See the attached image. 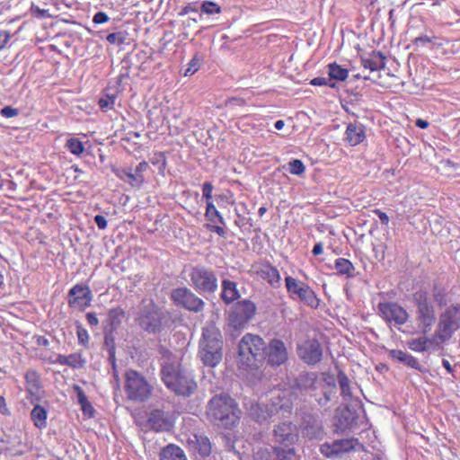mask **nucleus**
I'll list each match as a JSON object with an SVG mask.
<instances>
[{
  "label": "nucleus",
  "instance_id": "1",
  "mask_svg": "<svg viewBox=\"0 0 460 460\" xmlns=\"http://www.w3.org/2000/svg\"><path fill=\"white\" fill-rule=\"evenodd\" d=\"M161 376L166 387L177 395L190 396L197 389L192 374L178 361L164 363Z\"/></svg>",
  "mask_w": 460,
  "mask_h": 460
},
{
  "label": "nucleus",
  "instance_id": "2",
  "mask_svg": "<svg viewBox=\"0 0 460 460\" xmlns=\"http://www.w3.org/2000/svg\"><path fill=\"white\" fill-rule=\"evenodd\" d=\"M199 358L204 366L217 367L223 358V337L214 323H208L202 329L199 343Z\"/></svg>",
  "mask_w": 460,
  "mask_h": 460
},
{
  "label": "nucleus",
  "instance_id": "3",
  "mask_svg": "<svg viewBox=\"0 0 460 460\" xmlns=\"http://www.w3.org/2000/svg\"><path fill=\"white\" fill-rule=\"evenodd\" d=\"M207 413L217 425L230 428L239 420L241 411L232 397L221 394L211 398Z\"/></svg>",
  "mask_w": 460,
  "mask_h": 460
},
{
  "label": "nucleus",
  "instance_id": "4",
  "mask_svg": "<svg viewBox=\"0 0 460 460\" xmlns=\"http://www.w3.org/2000/svg\"><path fill=\"white\" fill-rule=\"evenodd\" d=\"M412 303L416 306V321L424 335L429 332L436 323V310L429 292L420 288L412 294Z\"/></svg>",
  "mask_w": 460,
  "mask_h": 460
},
{
  "label": "nucleus",
  "instance_id": "5",
  "mask_svg": "<svg viewBox=\"0 0 460 460\" xmlns=\"http://www.w3.org/2000/svg\"><path fill=\"white\" fill-rule=\"evenodd\" d=\"M293 410V402L283 392L277 398L273 399L270 405L255 404L250 409V416L256 422L262 424L268 422L274 414H279L280 417H288Z\"/></svg>",
  "mask_w": 460,
  "mask_h": 460
},
{
  "label": "nucleus",
  "instance_id": "6",
  "mask_svg": "<svg viewBox=\"0 0 460 460\" xmlns=\"http://www.w3.org/2000/svg\"><path fill=\"white\" fill-rule=\"evenodd\" d=\"M136 322L148 333H158L167 322V315L152 300L142 301Z\"/></svg>",
  "mask_w": 460,
  "mask_h": 460
},
{
  "label": "nucleus",
  "instance_id": "7",
  "mask_svg": "<svg viewBox=\"0 0 460 460\" xmlns=\"http://www.w3.org/2000/svg\"><path fill=\"white\" fill-rule=\"evenodd\" d=\"M266 344L258 335L247 333L239 342V356L243 364L249 367H257L265 359Z\"/></svg>",
  "mask_w": 460,
  "mask_h": 460
},
{
  "label": "nucleus",
  "instance_id": "8",
  "mask_svg": "<svg viewBox=\"0 0 460 460\" xmlns=\"http://www.w3.org/2000/svg\"><path fill=\"white\" fill-rule=\"evenodd\" d=\"M125 392L129 400L145 402L152 394V386L142 374L130 369L125 374Z\"/></svg>",
  "mask_w": 460,
  "mask_h": 460
},
{
  "label": "nucleus",
  "instance_id": "9",
  "mask_svg": "<svg viewBox=\"0 0 460 460\" xmlns=\"http://www.w3.org/2000/svg\"><path fill=\"white\" fill-rule=\"evenodd\" d=\"M190 286L199 294H213L218 287L215 272L202 265L193 267L190 272Z\"/></svg>",
  "mask_w": 460,
  "mask_h": 460
},
{
  "label": "nucleus",
  "instance_id": "10",
  "mask_svg": "<svg viewBox=\"0 0 460 460\" xmlns=\"http://www.w3.org/2000/svg\"><path fill=\"white\" fill-rule=\"evenodd\" d=\"M285 282L287 291L291 299L299 300L312 308H318L320 299L309 285L291 276L286 277Z\"/></svg>",
  "mask_w": 460,
  "mask_h": 460
},
{
  "label": "nucleus",
  "instance_id": "11",
  "mask_svg": "<svg viewBox=\"0 0 460 460\" xmlns=\"http://www.w3.org/2000/svg\"><path fill=\"white\" fill-rule=\"evenodd\" d=\"M460 328V305L448 307L440 317L437 336L441 341L449 340Z\"/></svg>",
  "mask_w": 460,
  "mask_h": 460
},
{
  "label": "nucleus",
  "instance_id": "12",
  "mask_svg": "<svg viewBox=\"0 0 460 460\" xmlns=\"http://www.w3.org/2000/svg\"><path fill=\"white\" fill-rule=\"evenodd\" d=\"M274 446H294L299 440L298 428L292 421L285 420L274 426L272 430Z\"/></svg>",
  "mask_w": 460,
  "mask_h": 460
},
{
  "label": "nucleus",
  "instance_id": "13",
  "mask_svg": "<svg viewBox=\"0 0 460 460\" xmlns=\"http://www.w3.org/2000/svg\"><path fill=\"white\" fill-rule=\"evenodd\" d=\"M171 299L177 306L195 313L201 312L205 306L204 301L185 287L173 289Z\"/></svg>",
  "mask_w": 460,
  "mask_h": 460
},
{
  "label": "nucleus",
  "instance_id": "14",
  "mask_svg": "<svg viewBox=\"0 0 460 460\" xmlns=\"http://www.w3.org/2000/svg\"><path fill=\"white\" fill-rule=\"evenodd\" d=\"M380 316L389 324L403 325L409 319L404 307L395 302H381L377 305Z\"/></svg>",
  "mask_w": 460,
  "mask_h": 460
},
{
  "label": "nucleus",
  "instance_id": "15",
  "mask_svg": "<svg viewBox=\"0 0 460 460\" xmlns=\"http://www.w3.org/2000/svg\"><path fill=\"white\" fill-rule=\"evenodd\" d=\"M173 424L174 419L170 412L155 409L148 413L145 427L155 432H161L169 431Z\"/></svg>",
  "mask_w": 460,
  "mask_h": 460
},
{
  "label": "nucleus",
  "instance_id": "16",
  "mask_svg": "<svg viewBox=\"0 0 460 460\" xmlns=\"http://www.w3.org/2000/svg\"><path fill=\"white\" fill-rule=\"evenodd\" d=\"M255 312L254 303L244 299L236 304L234 310L229 316V323L234 328H242L253 317Z\"/></svg>",
  "mask_w": 460,
  "mask_h": 460
},
{
  "label": "nucleus",
  "instance_id": "17",
  "mask_svg": "<svg viewBox=\"0 0 460 460\" xmlns=\"http://www.w3.org/2000/svg\"><path fill=\"white\" fill-rule=\"evenodd\" d=\"M26 398L31 403L40 402L45 396L40 374L34 369H29L25 376Z\"/></svg>",
  "mask_w": 460,
  "mask_h": 460
},
{
  "label": "nucleus",
  "instance_id": "18",
  "mask_svg": "<svg viewBox=\"0 0 460 460\" xmlns=\"http://www.w3.org/2000/svg\"><path fill=\"white\" fill-rule=\"evenodd\" d=\"M93 300L92 291L87 285L76 284L68 291L67 303L71 307L84 310L90 306Z\"/></svg>",
  "mask_w": 460,
  "mask_h": 460
},
{
  "label": "nucleus",
  "instance_id": "19",
  "mask_svg": "<svg viewBox=\"0 0 460 460\" xmlns=\"http://www.w3.org/2000/svg\"><path fill=\"white\" fill-rule=\"evenodd\" d=\"M265 359L270 366L283 365L288 358L285 343L279 339H272L265 347Z\"/></svg>",
  "mask_w": 460,
  "mask_h": 460
},
{
  "label": "nucleus",
  "instance_id": "20",
  "mask_svg": "<svg viewBox=\"0 0 460 460\" xmlns=\"http://www.w3.org/2000/svg\"><path fill=\"white\" fill-rule=\"evenodd\" d=\"M297 354L307 365H315L322 359V346L316 340H308L297 345Z\"/></svg>",
  "mask_w": 460,
  "mask_h": 460
},
{
  "label": "nucleus",
  "instance_id": "21",
  "mask_svg": "<svg viewBox=\"0 0 460 460\" xmlns=\"http://www.w3.org/2000/svg\"><path fill=\"white\" fill-rule=\"evenodd\" d=\"M357 443L358 439L354 438L334 440L321 445L320 451L326 457H334L352 450Z\"/></svg>",
  "mask_w": 460,
  "mask_h": 460
},
{
  "label": "nucleus",
  "instance_id": "22",
  "mask_svg": "<svg viewBox=\"0 0 460 460\" xmlns=\"http://www.w3.org/2000/svg\"><path fill=\"white\" fill-rule=\"evenodd\" d=\"M302 435L308 439H323L324 430L322 421L313 414L305 415L301 423Z\"/></svg>",
  "mask_w": 460,
  "mask_h": 460
},
{
  "label": "nucleus",
  "instance_id": "23",
  "mask_svg": "<svg viewBox=\"0 0 460 460\" xmlns=\"http://www.w3.org/2000/svg\"><path fill=\"white\" fill-rule=\"evenodd\" d=\"M366 138L365 127L360 123H349L345 132V141L351 146H355Z\"/></svg>",
  "mask_w": 460,
  "mask_h": 460
},
{
  "label": "nucleus",
  "instance_id": "24",
  "mask_svg": "<svg viewBox=\"0 0 460 460\" xmlns=\"http://www.w3.org/2000/svg\"><path fill=\"white\" fill-rule=\"evenodd\" d=\"M191 449L195 455H199L201 457H207L212 451L211 443L206 436L194 435L192 439L189 442Z\"/></svg>",
  "mask_w": 460,
  "mask_h": 460
},
{
  "label": "nucleus",
  "instance_id": "25",
  "mask_svg": "<svg viewBox=\"0 0 460 460\" xmlns=\"http://www.w3.org/2000/svg\"><path fill=\"white\" fill-rule=\"evenodd\" d=\"M270 460H296L297 450L294 446H272Z\"/></svg>",
  "mask_w": 460,
  "mask_h": 460
},
{
  "label": "nucleus",
  "instance_id": "26",
  "mask_svg": "<svg viewBox=\"0 0 460 460\" xmlns=\"http://www.w3.org/2000/svg\"><path fill=\"white\" fill-rule=\"evenodd\" d=\"M385 57L380 51H373L369 58H362L361 65L364 68L369 69L371 72L380 71L385 68Z\"/></svg>",
  "mask_w": 460,
  "mask_h": 460
},
{
  "label": "nucleus",
  "instance_id": "27",
  "mask_svg": "<svg viewBox=\"0 0 460 460\" xmlns=\"http://www.w3.org/2000/svg\"><path fill=\"white\" fill-rule=\"evenodd\" d=\"M240 297L237 285L229 279L222 281L221 298L225 304L230 305Z\"/></svg>",
  "mask_w": 460,
  "mask_h": 460
},
{
  "label": "nucleus",
  "instance_id": "28",
  "mask_svg": "<svg viewBox=\"0 0 460 460\" xmlns=\"http://www.w3.org/2000/svg\"><path fill=\"white\" fill-rule=\"evenodd\" d=\"M389 356L391 358L403 363L404 365L413 369H420V364L419 360L408 352L402 351L401 349H392L389 352Z\"/></svg>",
  "mask_w": 460,
  "mask_h": 460
},
{
  "label": "nucleus",
  "instance_id": "29",
  "mask_svg": "<svg viewBox=\"0 0 460 460\" xmlns=\"http://www.w3.org/2000/svg\"><path fill=\"white\" fill-rule=\"evenodd\" d=\"M34 405L31 411V419L34 426L40 429L47 427L48 411L40 405V402L32 403Z\"/></svg>",
  "mask_w": 460,
  "mask_h": 460
},
{
  "label": "nucleus",
  "instance_id": "30",
  "mask_svg": "<svg viewBox=\"0 0 460 460\" xmlns=\"http://www.w3.org/2000/svg\"><path fill=\"white\" fill-rule=\"evenodd\" d=\"M261 277L271 287L278 288L280 283V274L278 269L270 264L263 265L260 270Z\"/></svg>",
  "mask_w": 460,
  "mask_h": 460
},
{
  "label": "nucleus",
  "instance_id": "31",
  "mask_svg": "<svg viewBox=\"0 0 460 460\" xmlns=\"http://www.w3.org/2000/svg\"><path fill=\"white\" fill-rule=\"evenodd\" d=\"M436 344L437 343L435 338H427L423 336L409 341L408 348L412 351L422 353L428 351L431 347L435 346Z\"/></svg>",
  "mask_w": 460,
  "mask_h": 460
},
{
  "label": "nucleus",
  "instance_id": "32",
  "mask_svg": "<svg viewBox=\"0 0 460 460\" xmlns=\"http://www.w3.org/2000/svg\"><path fill=\"white\" fill-rule=\"evenodd\" d=\"M160 460H187L184 451L174 444H169L160 452Z\"/></svg>",
  "mask_w": 460,
  "mask_h": 460
},
{
  "label": "nucleus",
  "instance_id": "33",
  "mask_svg": "<svg viewBox=\"0 0 460 460\" xmlns=\"http://www.w3.org/2000/svg\"><path fill=\"white\" fill-rule=\"evenodd\" d=\"M433 303L436 302L439 307L447 306L450 302L447 288L439 284H434L432 288Z\"/></svg>",
  "mask_w": 460,
  "mask_h": 460
},
{
  "label": "nucleus",
  "instance_id": "34",
  "mask_svg": "<svg viewBox=\"0 0 460 460\" xmlns=\"http://www.w3.org/2000/svg\"><path fill=\"white\" fill-rule=\"evenodd\" d=\"M334 269L337 270V274L345 276L348 279L355 276V267L352 262L345 258H338L334 262Z\"/></svg>",
  "mask_w": 460,
  "mask_h": 460
},
{
  "label": "nucleus",
  "instance_id": "35",
  "mask_svg": "<svg viewBox=\"0 0 460 460\" xmlns=\"http://www.w3.org/2000/svg\"><path fill=\"white\" fill-rule=\"evenodd\" d=\"M328 75L332 82H343L349 77V70L338 65L336 62L328 65Z\"/></svg>",
  "mask_w": 460,
  "mask_h": 460
},
{
  "label": "nucleus",
  "instance_id": "36",
  "mask_svg": "<svg viewBox=\"0 0 460 460\" xmlns=\"http://www.w3.org/2000/svg\"><path fill=\"white\" fill-rule=\"evenodd\" d=\"M124 315L125 313L120 307H115L109 310L106 321L107 325H109L110 332L115 330L121 323Z\"/></svg>",
  "mask_w": 460,
  "mask_h": 460
},
{
  "label": "nucleus",
  "instance_id": "37",
  "mask_svg": "<svg viewBox=\"0 0 460 460\" xmlns=\"http://www.w3.org/2000/svg\"><path fill=\"white\" fill-rule=\"evenodd\" d=\"M118 176L125 182L136 188H139L145 181L143 174L132 172L128 170H122Z\"/></svg>",
  "mask_w": 460,
  "mask_h": 460
},
{
  "label": "nucleus",
  "instance_id": "38",
  "mask_svg": "<svg viewBox=\"0 0 460 460\" xmlns=\"http://www.w3.org/2000/svg\"><path fill=\"white\" fill-rule=\"evenodd\" d=\"M206 218L213 223L218 222L221 225H225V220L219 211L215 207L214 203L212 201H208L207 203L206 212H205Z\"/></svg>",
  "mask_w": 460,
  "mask_h": 460
},
{
  "label": "nucleus",
  "instance_id": "39",
  "mask_svg": "<svg viewBox=\"0 0 460 460\" xmlns=\"http://www.w3.org/2000/svg\"><path fill=\"white\" fill-rule=\"evenodd\" d=\"M338 382L341 387V395L343 396V399L349 400L351 397L352 394L350 391L349 380L344 372H339Z\"/></svg>",
  "mask_w": 460,
  "mask_h": 460
},
{
  "label": "nucleus",
  "instance_id": "40",
  "mask_svg": "<svg viewBox=\"0 0 460 460\" xmlns=\"http://www.w3.org/2000/svg\"><path fill=\"white\" fill-rule=\"evenodd\" d=\"M65 146L71 154L77 156L81 155L84 152L83 143L75 137L68 138Z\"/></svg>",
  "mask_w": 460,
  "mask_h": 460
},
{
  "label": "nucleus",
  "instance_id": "41",
  "mask_svg": "<svg viewBox=\"0 0 460 460\" xmlns=\"http://www.w3.org/2000/svg\"><path fill=\"white\" fill-rule=\"evenodd\" d=\"M86 364V359L82 353H72L67 356V366L72 368H83Z\"/></svg>",
  "mask_w": 460,
  "mask_h": 460
},
{
  "label": "nucleus",
  "instance_id": "42",
  "mask_svg": "<svg viewBox=\"0 0 460 460\" xmlns=\"http://www.w3.org/2000/svg\"><path fill=\"white\" fill-rule=\"evenodd\" d=\"M116 99L117 97L115 94L105 93L100 98L99 106L102 111L112 110L114 108Z\"/></svg>",
  "mask_w": 460,
  "mask_h": 460
},
{
  "label": "nucleus",
  "instance_id": "43",
  "mask_svg": "<svg viewBox=\"0 0 460 460\" xmlns=\"http://www.w3.org/2000/svg\"><path fill=\"white\" fill-rule=\"evenodd\" d=\"M202 63V58L199 54H195L188 63V67L184 71V75L189 76L194 75Z\"/></svg>",
  "mask_w": 460,
  "mask_h": 460
},
{
  "label": "nucleus",
  "instance_id": "44",
  "mask_svg": "<svg viewBox=\"0 0 460 460\" xmlns=\"http://www.w3.org/2000/svg\"><path fill=\"white\" fill-rule=\"evenodd\" d=\"M221 7L212 1H204L201 4V13L208 15L220 13Z\"/></svg>",
  "mask_w": 460,
  "mask_h": 460
},
{
  "label": "nucleus",
  "instance_id": "45",
  "mask_svg": "<svg viewBox=\"0 0 460 460\" xmlns=\"http://www.w3.org/2000/svg\"><path fill=\"white\" fill-rule=\"evenodd\" d=\"M74 390L76 393L77 401L81 405L82 411H86V406L92 409V404L89 402L84 390L79 385H75Z\"/></svg>",
  "mask_w": 460,
  "mask_h": 460
},
{
  "label": "nucleus",
  "instance_id": "46",
  "mask_svg": "<svg viewBox=\"0 0 460 460\" xmlns=\"http://www.w3.org/2000/svg\"><path fill=\"white\" fill-rule=\"evenodd\" d=\"M305 167L299 159H293L288 163V172L294 175H301L304 173Z\"/></svg>",
  "mask_w": 460,
  "mask_h": 460
},
{
  "label": "nucleus",
  "instance_id": "47",
  "mask_svg": "<svg viewBox=\"0 0 460 460\" xmlns=\"http://www.w3.org/2000/svg\"><path fill=\"white\" fill-rule=\"evenodd\" d=\"M106 40L110 44L120 46L125 43L126 36L123 31L112 32L107 35Z\"/></svg>",
  "mask_w": 460,
  "mask_h": 460
},
{
  "label": "nucleus",
  "instance_id": "48",
  "mask_svg": "<svg viewBox=\"0 0 460 460\" xmlns=\"http://www.w3.org/2000/svg\"><path fill=\"white\" fill-rule=\"evenodd\" d=\"M310 84L314 85V86L327 85L331 88L336 87V83L332 82V80L330 79V76H328V77H322V76L314 77V79H312L310 81Z\"/></svg>",
  "mask_w": 460,
  "mask_h": 460
},
{
  "label": "nucleus",
  "instance_id": "49",
  "mask_svg": "<svg viewBox=\"0 0 460 460\" xmlns=\"http://www.w3.org/2000/svg\"><path fill=\"white\" fill-rule=\"evenodd\" d=\"M76 335L78 339V342L81 345L87 346L89 341V334L85 328L81 325L76 326Z\"/></svg>",
  "mask_w": 460,
  "mask_h": 460
},
{
  "label": "nucleus",
  "instance_id": "50",
  "mask_svg": "<svg viewBox=\"0 0 460 460\" xmlns=\"http://www.w3.org/2000/svg\"><path fill=\"white\" fill-rule=\"evenodd\" d=\"M213 185L209 181H206L202 185V198L207 200V203L208 201H212V191H213Z\"/></svg>",
  "mask_w": 460,
  "mask_h": 460
},
{
  "label": "nucleus",
  "instance_id": "51",
  "mask_svg": "<svg viewBox=\"0 0 460 460\" xmlns=\"http://www.w3.org/2000/svg\"><path fill=\"white\" fill-rule=\"evenodd\" d=\"M0 114L4 118L10 119L16 117L19 114V110L11 106H5L0 111Z\"/></svg>",
  "mask_w": 460,
  "mask_h": 460
},
{
  "label": "nucleus",
  "instance_id": "52",
  "mask_svg": "<svg viewBox=\"0 0 460 460\" xmlns=\"http://www.w3.org/2000/svg\"><path fill=\"white\" fill-rule=\"evenodd\" d=\"M105 345L109 348V355L110 358L114 360L115 358V347H114V340L110 334H105Z\"/></svg>",
  "mask_w": 460,
  "mask_h": 460
},
{
  "label": "nucleus",
  "instance_id": "53",
  "mask_svg": "<svg viewBox=\"0 0 460 460\" xmlns=\"http://www.w3.org/2000/svg\"><path fill=\"white\" fill-rule=\"evenodd\" d=\"M198 2L190 3L187 5L183 6L179 13L180 16L187 15L190 13H198Z\"/></svg>",
  "mask_w": 460,
  "mask_h": 460
},
{
  "label": "nucleus",
  "instance_id": "54",
  "mask_svg": "<svg viewBox=\"0 0 460 460\" xmlns=\"http://www.w3.org/2000/svg\"><path fill=\"white\" fill-rule=\"evenodd\" d=\"M109 16L103 12L96 13L93 17V22L96 24H102L108 22Z\"/></svg>",
  "mask_w": 460,
  "mask_h": 460
},
{
  "label": "nucleus",
  "instance_id": "55",
  "mask_svg": "<svg viewBox=\"0 0 460 460\" xmlns=\"http://www.w3.org/2000/svg\"><path fill=\"white\" fill-rule=\"evenodd\" d=\"M373 213L378 217L382 225L387 226L389 224V217L386 215V213L381 211L378 208L374 209Z\"/></svg>",
  "mask_w": 460,
  "mask_h": 460
},
{
  "label": "nucleus",
  "instance_id": "56",
  "mask_svg": "<svg viewBox=\"0 0 460 460\" xmlns=\"http://www.w3.org/2000/svg\"><path fill=\"white\" fill-rule=\"evenodd\" d=\"M94 222L97 225L98 228L102 230L105 229L108 225L106 218L102 215H96L94 217Z\"/></svg>",
  "mask_w": 460,
  "mask_h": 460
},
{
  "label": "nucleus",
  "instance_id": "57",
  "mask_svg": "<svg viewBox=\"0 0 460 460\" xmlns=\"http://www.w3.org/2000/svg\"><path fill=\"white\" fill-rule=\"evenodd\" d=\"M338 428L341 429H346L351 428V420H349L343 414L339 419Z\"/></svg>",
  "mask_w": 460,
  "mask_h": 460
},
{
  "label": "nucleus",
  "instance_id": "58",
  "mask_svg": "<svg viewBox=\"0 0 460 460\" xmlns=\"http://www.w3.org/2000/svg\"><path fill=\"white\" fill-rule=\"evenodd\" d=\"M206 227L209 231L217 233L219 236H225L226 235V231L220 226H214V225L207 224Z\"/></svg>",
  "mask_w": 460,
  "mask_h": 460
},
{
  "label": "nucleus",
  "instance_id": "59",
  "mask_svg": "<svg viewBox=\"0 0 460 460\" xmlns=\"http://www.w3.org/2000/svg\"><path fill=\"white\" fill-rule=\"evenodd\" d=\"M10 39V34L6 31H0V50L5 47Z\"/></svg>",
  "mask_w": 460,
  "mask_h": 460
},
{
  "label": "nucleus",
  "instance_id": "60",
  "mask_svg": "<svg viewBox=\"0 0 460 460\" xmlns=\"http://www.w3.org/2000/svg\"><path fill=\"white\" fill-rule=\"evenodd\" d=\"M86 320L89 325L91 326H97L99 324V320L97 318L96 314L94 313H87L86 314Z\"/></svg>",
  "mask_w": 460,
  "mask_h": 460
},
{
  "label": "nucleus",
  "instance_id": "61",
  "mask_svg": "<svg viewBox=\"0 0 460 460\" xmlns=\"http://www.w3.org/2000/svg\"><path fill=\"white\" fill-rule=\"evenodd\" d=\"M50 363L58 364L61 366H67V356L58 354L56 358L51 360Z\"/></svg>",
  "mask_w": 460,
  "mask_h": 460
},
{
  "label": "nucleus",
  "instance_id": "62",
  "mask_svg": "<svg viewBox=\"0 0 460 460\" xmlns=\"http://www.w3.org/2000/svg\"><path fill=\"white\" fill-rule=\"evenodd\" d=\"M432 42V38L427 36V35H421L415 39L414 43L416 45H425L427 43Z\"/></svg>",
  "mask_w": 460,
  "mask_h": 460
},
{
  "label": "nucleus",
  "instance_id": "63",
  "mask_svg": "<svg viewBox=\"0 0 460 460\" xmlns=\"http://www.w3.org/2000/svg\"><path fill=\"white\" fill-rule=\"evenodd\" d=\"M0 413L4 415H9L10 411L7 408L5 399L3 395H0Z\"/></svg>",
  "mask_w": 460,
  "mask_h": 460
},
{
  "label": "nucleus",
  "instance_id": "64",
  "mask_svg": "<svg viewBox=\"0 0 460 460\" xmlns=\"http://www.w3.org/2000/svg\"><path fill=\"white\" fill-rule=\"evenodd\" d=\"M323 243L319 242V243H316L312 250V253L314 255V256H318V255H321L323 253Z\"/></svg>",
  "mask_w": 460,
  "mask_h": 460
}]
</instances>
